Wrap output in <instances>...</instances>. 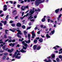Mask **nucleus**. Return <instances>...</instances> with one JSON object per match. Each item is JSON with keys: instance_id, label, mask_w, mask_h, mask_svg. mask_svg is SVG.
I'll return each mask as SVG.
<instances>
[{"instance_id": "obj_1", "label": "nucleus", "mask_w": 62, "mask_h": 62, "mask_svg": "<svg viewBox=\"0 0 62 62\" xmlns=\"http://www.w3.org/2000/svg\"><path fill=\"white\" fill-rule=\"evenodd\" d=\"M44 1H45V0H43L42 1H41V0H37L35 1V5L36 6H39V5L40 4L42 3H44Z\"/></svg>"}, {"instance_id": "obj_2", "label": "nucleus", "mask_w": 62, "mask_h": 62, "mask_svg": "<svg viewBox=\"0 0 62 62\" xmlns=\"http://www.w3.org/2000/svg\"><path fill=\"white\" fill-rule=\"evenodd\" d=\"M27 48V47H25L24 46H23V49H21V50H20V52H21V53H26V50H23V49H24V50H26V49Z\"/></svg>"}, {"instance_id": "obj_3", "label": "nucleus", "mask_w": 62, "mask_h": 62, "mask_svg": "<svg viewBox=\"0 0 62 62\" xmlns=\"http://www.w3.org/2000/svg\"><path fill=\"white\" fill-rule=\"evenodd\" d=\"M35 34V33H34V31H33L31 32V34L32 36V39H34V37H35V36H36V34Z\"/></svg>"}, {"instance_id": "obj_4", "label": "nucleus", "mask_w": 62, "mask_h": 62, "mask_svg": "<svg viewBox=\"0 0 62 62\" xmlns=\"http://www.w3.org/2000/svg\"><path fill=\"white\" fill-rule=\"evenodd\" d=\"M22 33H21V31H20L19 32H18L17 34V37L20 38H22V36L19 35H22Z\"/></svg>"}, {"instance_id": "obj_5", "label": "nucleus", "mask_w": 62, "mask_h": 62, "mask_svg": "<svg viewBox=\"0 0 62 62\" xmlns=\"http://www.w3.org/2000/svg\"><path fill=\"white\" fill-rule=\"evenodd\" d=\"M32 9L30 11V13L31 12V13L32 14H33L35 12V8H32Z\"/></svg>"}, {"instance_id": "obj_6", "label": "nucleus", "mask_w": 62, "mask_h": 62, "mask_svg": "<svg viewBox=\"0 0 62 62\" xmlns=\"http://www.w3.org/2000/svg\"><path fill=\"white\" fill-rule=\"evenodd\" d=\"M22 43L23 45H24V46H25V47H27V44L26 43H25L24 41H23L22 42Z\"/></svg>"}, {"instance_id": "obj_7", "label": "nucleus", "mask_w": 62, "mask_h": 62, "mask_svg": "<svg viewBox=\"0 0 62 62\" xmlns=\"http://www.w3.org/2000/svg\"><path fill=\"white\" fill-rule=\"evenodd\" d=\"M22 25L21 24V23H17L16 24V26L17 27H21Z\"/></svg>"}, {"instance_id": "obj_8", "label": "nucleus", "mask_w": 62, "mask_h": 62, "mask_svg": "<svg viewBox=\"0 0 62 62\" xmlns=\"http://www.w3.org/2000/svg\"><path fill=\"white\" fill-rule=\"evenodd\" d=\"M56 47L57 48H60V46H58V45H57L55 46L53 48V49H54L55 50H57V48H56Z\"/></svg>"}, {"instance_id": "obj_9", "label": "nucleus", "mask_w": 62, "mask_h": 62, "mask_svg": "<svg viewBox=\"0 0 62 62\" xmlns=\"http://www.w3.org/2000/svg\"><path fill=\"white\" fill-rule=\"evenodd\" d=\"M62 16V14H60L59 15L58 17L57 18V19L58 20V21H59V19L60 18H61V17Z\"/></svg>"}, {"instance_id": "obj_10", "label": "nucleus", "mask_w": 62, "mask_h": 62, "mask_svg": "<svg viewBox=\"0 0 62 62\" xmlns=\"http://www.w3.org/2000/svg\"><path fill=\"white\" fill-rule=\"evenodd\" d=\"M37 47V46L36 45H35L33 46V49L34 50H35L36 49V48Z\"/></svg>"}, {"instance_id": "obj_11", "label": "nucleus", "mask_w": 62, "mask_h": 62, "mask_svg": "<svg viewBox=\"0 0 62 62\" xmlns=\"http://www.w3.org/2000/svg\"><path fill=\"white\" fill-rule=\"evenodd\" d=\"M59 10H60V8H58L55 11V13H58V12L59 11Z\"/></svg>"}, {"instance_id": "obj_12", "label": "nucleus", "mask_w": 62, "mask_h": 62, "mask_svg": "<svg viewBox=\"0 0 62 62\" xmlns=\"http://www.w3.org/2000/svg\"><path fill=\"white\" fill-rule=\"evenodd\" d=\"M17 54V52L16 51L15 52V54H14L13 56V57H12L13 58H14V57L15 56L16 57V56Z\"/></svg>"}, {"instance_id": "obj_13", "label": "nucleus", "mask_w": 62, "mask_h": 62, "mask_svg": "<svg viewBox=\"0 0 62 62\" xmlns=\"http://www.w3.org/2000/svg\"><path fill=\"white\" fill-rule=\"evenodd\" d=\"M41 48V47L40 46H38L36 48L37 50H40Z\"/></svg>"}, {"instance_id": "obj_14", "label": "nucleus", "mask_w": 62, "mask_h": 62, "mask_svg": "<svg viewBox=\"0 0 62 62\" xmlns=\"http://www.w3.org/2000/svg\"><path fill=\"white\" fill-rule=\"evenodd\" d=\"M39 41L40 42H43V39L41 38L39 40Z\"/></svg>"}, {"instance_id": "obj_15", "label": "nucleus", "mask_w": 62, "mask_h": 62, "mask_svg": "<svg viewBox=\"0 0 62 62\" xmlns=\"http://www.w3.org/2000/svg\"><path fill=\"white\" fill-rule=\"evenodd\" d=\"M21 56H17L16 55V56L15 58H17V59H20L21 58Z\"/></svg>"}, {"instance_id": "obj_16", "label": "nucleus", "mask_w": 62, "mask_h": 62, "mask_svg": "<svg viewBox=\"0 0 62 62\" xmlns=\"http://www.w3.org/2000/svg\"><path fill=\"white\" fill-rule=\"evenodd\" d=\"M28 39H30V36H31V35L30 34H28Z\"/></svg>"}, {"instance_id": "obj_17", "label": "nucleus", "mask_w": 62, "mask_h": 62, "mask_svg": "<svg viewBox=\"0 0 62 62\" xmlns=\"http://www.w3.org/2000/svg\"><path fill=\"white\" fill-rule=\"evenodd\" d=\"M29 14H30V18H31V17H32V16H33V15H32L33 14H32V13H31V12H30H30H29Z\"/></svg>"}, {"instance_id": "obj_18", "label": "nucleus", "mask_w": 62, "mask_h": 62, "mask_svg": "<svg viewBox=\"0 0 62 62\" xmlns=\"http://www.w3.org/2000/svg\"><path fill=\"white\" fill-rule=\"evenodd\" d=\"M46 37L47 38H51V36H49V35L48 34H47L46 35Z\"/></svg>"}, {"instance_id": "obj_19", "label": "nucleus", "mask_w": 62, "mask_h": 62, "mask_svg": "<svg viewBox=\"0 0 62 62\" xmlns=\"http://www.w3.org/2000/svg\"><path fill=\"white\" fill-rule=\"evenodd\" d=\"M5 33L6 34H8V32H8V30H5Z\"/></svg>"}, {"instance_id": "obj_20", "label": "nucleus", "mask_w": 62, "mask_h": 62, "mask_svg": "<svg viewBox=\"0 0 62 62\" xmlns=\"http://www.w3.org/2000/svg\"><path fill=\"white\" fill-rule=\"evenodd\" d=\"M8 15H7L6 16V18H5L6 20H8Z\"/></svg>"}, {"instance_id": "obj_21", "label": "nucleus", "mask_w": 62, "mask_h": 62, "mask_svg": "<svg viewBox=\"0 0 62 62\" xmlns=\"http://www.w3.org/2000/svg\"><path fill=\"white\" fill-rule=\"evenodd\" d=\"M42 22H44L45 21V19L43 18L42 19V20H41Z\"/></svg>"}, {"instance_id": "obj_22", "label": "nucleus", "mask_w": 62, "mask_h": 62, "mask_svg": "<svg viewBox=\"0 0 62 62\" xmlns=\"http://www.w3.org/2000/svg\"><path fill=\"white\" fill-rule=\"evenodd\" d=\"M56 60L57 62H60V61H59V59L58 58H57L56 59Z\"/></svg>"}, {"instance_id": "obj_23", "label": "nucleus", "mask_w": 62, "mask_h": 62, "mask_svg": "<svg viewBox=\"0 0 62 62\" xmlns=\"http://www.w3.org/2000/svg\"><path fill=\"white\" fill-rule=\"evenodd\" d=\"M6 57L5 56H3V57L2 58L3 59L5 60V59H6Z\"/></svg>"}, {"instance_id": "obj_24", "label": "nucleus", "mask_w": 62, "mask_h": 62, "mask_svg": "<svg viewBox=\"0 0 62 62\" xmlns=\"http://www.w3.org/2000/svg\"><path fill=\"white\" fill-rule=\"evenodd\" d=\"M37 40L35 39L34 40V43L36 44L37 42Z\"/></svg>"}, {"instance_id": "obj_25", "label": "nucleus", "mask_w": 62, "mask_h": 62, "mask_svg": "<svg viewBox=\"0 0 62 62\" xmlns=\"http://www.w3.org/2000/svg\"><path fill=\"white\" fill-rule=\"evenodd\" d=\"M11 25L12 26H13V27H15V24L14 23L12 24Z\"/></svg>"}, {"instance_id": "obj_26", "label": "nucleus", "mask_w": 62, "mask_h": 62, "mask_svg": "<svg viewBox=\"0 0 62 62\" xmlns=\"http://www.w3.org/2000/svg\"><path fill=\"white\" fill-rule=\"evenodd\" d=\"M9 29L11 31H12V32H15V31L14 30H12L11 29Z\"/></svg>"}, {"instance_id": "obj_27", "label": "nucleus", "mask_w": 62, "mask_h": 62, "mask_svg": "<svg viewBox=\"0 0 62 62\" xmlns=\"http://www.w3.org/2000/svg\"><path fill=\"white\" fill-rule=\"evenodd\" d=\"M22 28L23 29H25V26L24 25H23L22 26Z\"/></svg>"}, {"instance_id": "obj_28", "label": "nucleus", "mask_w": 62, "mask_h": 62, "mask_svg": "<svg viewBox=\"0 0 62 62\" xmlns=\"http://www.w3.org/2000/svg\"><path fill=\"white\" fill-rule=\"evenodd\" d=\"M29 8V7L28 6V5L26 6V7H24V8H26L27 9V8Z\"/></svg>"}, {"instance_id": "obj_29", "label": "nucleus", "mask_w": 62, "mask_h": 62, "mask_svg": "<svg viewBox=\"0 0 62 62\" xmlns=\"http://www.w3.org/2000/svg\"><path fill=\"white\" fill-rule=\"evenodd\" d=\"M4 39H7V35H6V34H5L4 35Z\"/></svg>"}, {"instance_id": "obj_30", "label": "nucleus", "mask_w": 62, "mask_h": 62, "mask_svg": "<svg viewBox=\"0 0 62 62\" xmlns=\"http://www.w3.org/2000/svg\"><path fill=\"white\" fill-rule=\"evenodd\" d=\"M4 24L5 25H6V24H7V21H4Z\"/></svg>"}, {"instance_id": "obj_31", "label": "nucleus", "mask_w": 62, "mask_h": 62, "mask_svg": "<svg viewBox=\"0 0 62 62\" xmlns=\"http://www.w3.org/2000/svg\"><path fill=\"white\" fill-rule=\"evenodd\" d=\"M52 58H54V57H55V55H54V54H53L52 55Z\"/></svg>"}, {"instance_id": "obj_32", "label": "nucleus", "mask_w": 62, "mask_h": 62, "mask_svg": "<svg viewBox=\"0 0 62 62\" xmlns=\"http://www.w3.org/2000/svg\"><path fill=\"white\" fill-rule=\"evenodd\" d=\"M51 33L52 35H53L54 33V30L51 31Z\"/></svg>"}, {"instance_id": "obj_33", "label": "nucleus", "mask_w": 62, "mask_h": 62, "mask_svg": "<svg viewBox=\"0 0 62 62\" xmlns=\"http://www.w3.org/2000/svg\"><path fill=\"white\" fill-rule=\"evenodd\" d=\"M59 57L60 59H62V55H59Z\"/></svg>"}, {"instance_id": "obj_34", "label": "nucleus", "mask_w": 62, "mask_h": 62, "mask_svg": "<svg viewBox=\"0 0 62 62\" xmlns=\"http://www.w3.org/2000/svg\"><path fill=\"white\" fill-rule=\"evenodd\" d=\"M7 10V8H3L4 11H6Z\"/></svg>"}, {"instance_id": "obj_35", "label": "nucleus", "mask_w": 62, "mask_h": 62, "mask_svg": "<svg viewBox=\"0 0 62 62\" xmlns=\"http://www.w3.org/2000/svg\"><path fill=\"white\" fill-rule=\"evenodd\" d=\"M14 50V49L13 48L12 49L10 50L11 52H11V53Z\"/></svg>"}, {"instance_id": "obj_36", "label": "nucleus", "mask_w": 62, "mask_h": 62, "mask_svg": "<svg viewBox=\"0 0 62 62\" xmlns=\"http://www.w3.org/2000/svg\"><path fill=\"white\" fill-rule=\"evenodd\" d=\"M7 6L6 5H4V6L3 7V8H7Z\"/></svg>"}, {"instance_id": "obj_37", "label": "nucleus", "mask_w": 62, "mask_h": 62, "mask_svg": "<svg viewBox=\"0 0 62 62\" xmlns=\"http://www.w3.org/2000/svg\"><path fill=\"white\" fill-rule=\"evenodd\" d=\"M24 35H26V34L27 33V32L25 31L24 32Z\"/></svg>"}, {"instance_id": "obj_38", "label": "nucleus", "mask_w": 62, "mask_h": 62, "mask_svg": "<svg viewBox=\"0 0 62 62\" xmlns=\"http://www.w3.org/2000/svg\"><path fill=\"white\" fill-rule=\"evenodd\" d=\"M12 42H15V41H16V40H15L14 39L12 40Z\"/></svg>"}, {"instance_id": "obj_39", "label": "nucleus", "mask_w": 62, "mask_h": 62, "mask_svg": "<svg viewBox=\"0 0 62 62\" xmlns=\"http://www.w3.org/2000/svg\"><path fill=\"white\" fill-rule=\"evenodd\" d=\"M0 26L1 27L3 26V24L1 23H0Z\"/></svg>"}, {"instance_id": "obj_40", "label": "nucleus", "mask_w": 62, "mask_h": 62, "mask_svg": "<svg viewBox=\"0 0 62 62\" xmlns=\"http://www.w3.org/2000/svg\"><path fill=\"white\" fill-rule=\"evenodd\" d=\"M10 23H13V21L12 20L10 21L9 22Z\"/></svg>"}, {"instance_id": "obj_41", "label": "nucleus", "mask_w": 62, "mask_h": 62, "mask_svg": "<svg viewBox=\"0 0 62 62\" xmlns=\"http://www.w3.org/2000/svg\"><path fill=\"white\" fill-rule=\"evenodd\" d=\"M37 27H38L36 26L35 28L34 29L35 30H37V29H38V28H37Z\"/></svg>"}, {"instance_id": "obj_42", "label": "nucleus", "mask_w": 62, "mask_h": 62, "mask_svg": "<svg viewBox=\"0 0 62 62\" xmlns=\"http://www.w3.org/2000/svg\"><path fill=\"white\" fill-rule=\"evenodd\" d=\"M8 52H9L10 53H11V52H11L10 49H8Z\"/></svg>"}, {"instance_id": "obj_43", "label": "nucleus", "mask_w": 62, "mask_h": 62, "mask_svg": "<svg viewBox=\"0 0 62 62\" xmlns=\"http://www.w3.org/2000/svg\"><path fill=\"white\" fill-rule=\"evenodd\" d=\"M30 42H31V41H30V40L29 39V40H28V43H30Z\"/></svg>"}, {"instance_id": "obj_44", "label": "nucleus", "mask_w": 62, "mask_h": 62, "mask_svg": "<svg viewBox=\"0 0 62 62\" xmlns=\"http://www.w3.org/2000/svg\"><path fill=\"white\" fill-rule=\"evenodd\" d=\"M4 55H7L8 54V53H5L4 54Z\"/></svg>"}, {"instance_id": "obj_45", "label": "nucleus", "mask_w": 62, "mask_h": 62, "mask_svg": "<svg viewBox=\"0 0 62 62\" xmlns=\"http://www.w3.org/2000/svg\"><path fill=\"white\" fill-rule=\"evenodd\" d=\"M6 46V45H4L2 47V49H5V47Z\"/></svg>"}, {"instance_id": "obj_46", "label": "nucleus", "mask_w": 62, "mask_h": 62, "mask_svg": "<svg viewBox=\"0 0 62 62\" xmlns=\"http://www.w3.org/2000/svg\"><path fill=\"white\" fill-rule=\"evenodd\" d=\"M20 6H21V5H19V4H18L17 5V7L18 8H20Z\"/></svg>"}, {"instance_id": "obj_47", "label": "nucleus", "mask_w": 62, "mask_h": 62, "mask_svg": "<svg viewBox=\"0 0 62 62\" xmlns=\"http://www.w3.org/2000/svg\"><path fill=\"white\" fill-rule=\"evenodd\" d=\"M24 2V1L22 0L20 2V3H21L22 4H23Z\"/></svg>"}, {"instance_id": "obj_48", "label": "nucleus", "mask_w": 62, "mask_h": 62, "mask_svg": "<svg viewBox=\"0 0 62 62\" xmlns=\"http://www.w3.org/2000/svg\"><path fill=\"white\" fill-rule=\"evenodd\" d=\"M31 28V27H28L27 29V30H28V29H30V28Z\"/></svg>"}, {"instance_id": "obj_49", "label": "nucleus", "mask_w": 62, "mask_h": 62, "mask_svg": "<svg viewBox=\"0 0 62 62\" xmlns=\"http://www.w3.org/2000/svg\"><path fill=\"white\" fill-rule=\"evenodd\" d=\"M15 45V44L14 43H13V44H12V47H14V45Z\"/></svg>"}, {"instance_id": "obj_50", "label": "nucleus", "mask_w": 62, "mask_h": 62, "mask_svg": "<svg viewBox=\"0 0 62 62\" xmlns=\"http://www.w3.org/2000/svg\"><path fill=\"white\" fill-rule=\"evenodd\" d=\"M10 2L11 4H13V1H10Z\"/></svg>"}, {"instance_id": "obj_51", "label": "nucleus", "mask_w": 62, "mask_h": 62, "mask_svg": "<svg viewBox=\"0 0 62 62\" xmlns=\"http://www.w3.org/2000/svg\"><path fill=\"white\" fill-rule=\"evenodd\" d=\"M4 16V14H1L0 15V17H3Z\"/></svg>"}, {"instance_id": "obj_52", "label": "nucleus", "mask_w": 62, "mask_h": 62, "mask_svg": "<svg viewBox=\"0 0 62 62\" xmlns=\"http://www.w3.org/2000/svg\"><path fill=\"white\" fill-rule=\"evenodd\" d=\"M40 31H39L37 32V33L38 34H40Z\"/></svg>"}, {"instance_id": "obj_53", "label": "nucleus", "mask_w": 62, "mask_h": 62, "mask_svg": "<svg viewBox=\"0 0 62 62\" xmlns=\"http://www.w3.org/2000/svg\"><path fill=\"white\" fill-rule=\"evenodd\" d=\"M32 24V23H31V22H30V23H29L28 24V25H31Z\"/></svg>"}, {"instance_id": "obj_54", "label": "nucleus", "mask_w": 62, "mask_h": 62, "mask_svg": "<svg viewBox=\"0 0 62 62\" xmlns=\"http://www.w3.org/2000/svg\"><path fill=\"white\" fill-rule=\"evenodd\" d=\"M12 43H11L9 44V46H12Z\"/></svg>"}, {"instance_id": "obj_55", "label": "nucleus", "mask_w": 62, "mask_h": 62, "mask_svg": "<svg viewBox=\"0 0 62 62\" xmlns=\"http://www.w3.org/2000/svg\"><path fill=\"white\" fill-rule=\"evenodd\" d=\"M40 11V9H39V8H38L37 10V11Z\"/></svg>"}, {"instance_id": "obj_56", "label": "nucleus", "mask_w": 62, "mask_h": 62, "mask_svg": "<svg viewBox=\"0 0 62 62\" xmlns=\"http://www.w3.org/2000/svg\"><path fill=\"white\" fill-rule=\"evenodd\" d=\"M50 19H47V21L48 23H49L50 22Z\"/></svg>"}, {"instance_id": "obj_57", "label": "nucleus", "mask_w": 62, "mask_h": 62, "mask_svg": "<svg viewBox=\"0 0 62 62\" xmlns=\"http://www.w3.org/2000/svg\"><path fill=\"white\" fill-rule=\"evenodd\" d=\"M8 38L9 39H11L12 38H11V37L8 36Z\"/></svg>"}, {"instance_id": "obj_58", "label": "nucleus", "mask_w": 62, "mask_h": 62, "mask_svg": "<svg viewBox=\"0 0 62 62\" xmlns=\"http://www.w3.org/2000/svg\"><path fill=\"white\" fill-rule=\"evenodd\" d=\"M24 14V12H23L22 13V17H23V15Z\"/></svg>"}, {"instance_id": "obj_59", "label": "nucleus", "mask_w": 62, "mask_h": 62, "mask_svg": "<svg viewBox=\"0 0 62 62\" xmlns=\"http://www.w3.org/2000/svg\"><path fill=\"white\" fill-rule=\"evenodd\" d=\"M50 21L51 23H54V21L52 20H50Z\"/></svg>"}, {"instance_id": "obj_60", "label": "nucleus", "mask_w": 62, "mask_h": 62, "mask_svg": "<svg viewBox=\"0 0 62 62\" xmlns=\"http://www.w3.org/2000/svg\"><path fill=\"white\" fill-rule=\"evenodd\" d=\"M37 16H34V18L35 19H36V18H37Z\"/></svg>"}, {"instance_id": "obj_61", "label": "nucleus", "mask_w": 62, "mask_h": 62, "mask_svg": "<svg viewBox=\"0 0 62 62\" xmlns=\"http://www.w3.org/2000/svg\"><path fill=\"white\" fill-rule=\"evenodd\" d=\"M28 14H29V13H27L26 15V17H27V16H28Z\"/></svg>"}, {"instance_id": "obj_62", "label": "nucleus", "mask_w": 62, "mask_h": 62, "mask_svg": "<svg viewBox=\"0 0 62 62\" xmlns=\"http://www.w3.org/2000/svg\"><path fill=\"white\" fill-rule=\"evenodd\" d=\"M17 18H18V16H16L15 17V19H17Z\"/></svg>"}, {"instance_id": "obj_63", "label": "nucleus", "mask_w": 62, "mask_h": 62, "mask_svg": "<svg viewBox=\"0 0 62 62\" xmlns=\"http://www.w3.org/2000/svg\"><path fill=\"white\" fill-rule=\"evenodd\" d=\"M8 40H9V39H7L5 41V42H7L8 41Z\"/></svg>"}, {"instance_id": "obj_64", "label": "nucleus", "mask_w": 62, "mask_h": 62, "mask_svg": "<svg viewBox=\"0 0 62 62\" xmlns=\"http://www.w3.org/2000/svg\"><path fill=\"white\" fill-rule=\"evenodd\" d=\"M11 41H12V40H10L8 41V42H9L10 43L11 42Z\"/></svg>"}]
</instances>
